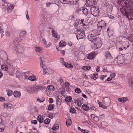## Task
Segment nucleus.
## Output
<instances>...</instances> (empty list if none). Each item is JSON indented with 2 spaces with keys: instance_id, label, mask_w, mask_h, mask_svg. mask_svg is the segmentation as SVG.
<instances>
[{
  "instance_id": "obj_11",
  "label": "nucleus",
  "mask_w": 133,
  "mask_h": 133,
  "mask_svg": "<svg viewBox=\"0 0 133 133\" xmlns=\"http://www.w3.org/2000/svg\"><path fill=\"white\" fill-rule=\"evenodd\" d=\"M107 22V21L106 19L105 18H103V19H102L99 22V24L100 25L99 28L102 29L103 27L105 26Z\"/></svg>"
},
{
  "instance_id": "obj_9",
  "label": "nucleus",
  "mask_w": 133,
  "mask_h": 133,
  "mask_svg": "<svg viewBox=\"0 0 133 133\" xmlns=\"http://www.w3.org/2000/svg\"><path fill=\"white\" fill-rule=\"evenodd\" d=\"M35 91H43L47 89V88L42 85H38L36 86L34 88Z\"/></svg>"
},
{
  "instance_id": "obj_4",
  "label": "nucleus",
  "mask_w": 133,
  "mask_h": 133,
  "mask_svg": "<svg viewBox=\"0 0 133 133\" xmlns=\"http://www.w3.org/2000/svg\"><path fill=\"white\" fill-rule=\"evenodd\" d=\"M97 31L96 30H94L92 31L91 34L88 35V38L89 40L91 42L93 41L96 38V36H97Z\"/></svg>"
},
{
  "instance_id": "obj_59",
  "label": "nucleus",
  "mask_w": 133,
  "mask_h": 133,
  "mask_svg": "<svg viewBox=\"0 0 133 133\" xmlns=\"http://www.w3.org/2000/svg\"><path fill=\"white\" fill-rule=\"evenodd\" d=\"M89 109L91 110H95L96 109V108L94 106H91L90 108H89Z\"/></svg>"
},
{
  "instance_id": "obj_25",
  "label": "nucleus",
  "mask_w": 133,
  "mask_h": 133,
  "mask_svg": "<svg viewBox=\"0 0 133 133\" xmlns=\"http://www.w3.org/2000/svg\"><path fill=\"white\" fill-rule=\"evenodd\" d=\"M26 32L25 31H21L19 33V37L22 38L24 37V36L26 35Z\"/></svg>"
},
{
  "instance_id": "obj_34",
  "label": "nucleus",
  "mask_w": 133,
  "mask_h": 133,
  "mask_svg": "<svg viewBox=\"0 0 133 133\" xmlns=\"http://www.w3.org/2000/svg\"><path fill=\"white\" fill-rule=\"evenodd\" d=\"M42 41L43 43L45 45V47L47 48L50 46V45H49V44H47L46 41L45 39L43 38Z\"/></svg>"
},
{
  "instance_id": "obj_62",
  "label": "nucleus",
  "mask_w": 133,
  "mask_h": 133,
  "mask_svg": "<svg viewBox=\"0 0 133 133\" xmlns=\"http://www.w3.org/2000/svg\"><path fill=\"white\" fill-rule=\"evenodd\" d=\"M5 101V99L2 97L0 96V101Z\"/></svg>"
},
{
  "instance_id": "obj_5",
  "label": "nucleus",
  "mask_w": 133,
  "mask_h": 133,
  "mask_svg": "<svg viewBox=\"0 0 133 133\" xmlns=\"http://www.w3.org/2000/svg\"><path fill=\"white\" fill-rule=\"evenodd\" d=\"M90 10L91 12L92 15L95 16H99V11L97 7L92 6Z\"/></svg>"
},
{
  "instance_id": "obj_3",
  "label": "nucleus",
  "mask_w": 133,
  "mask_h": 133,
  "mask_svg": "<svg viewBox=\"0 0 133 133\" xmlns=\"http://www.w3.org/2000/svg\"><path fill=\"white\" fill-rule=\"evenodd\" d=\"M119 45L121 47L119 48V51L122 50L123 49H126L129 46V43L127 41H120L119 42Z\"/></svg>"
},
{
  "instance_id": "obj_27",
  "label": "nucleus",
  "mask_w": 133,
  "mask_h": 133,
  "mask_svg": "<svg viewBox=\"0 0 133 133\" xmlns=\"http://www.w3.org/2000/svg\"><path fill=\"white\" fill-rule=\"evenodd\" d=\"M66 45L65 42L63 41H61L59 43V47H63Z\"/></svg>"
},
{
  "instance_id": "obj_43",
  "label": "nucleus",
  "mask_w": 133,
  "mask_h": 133,
  "mask_svg": "<svg viewBox=\"0 0 133 133\" xmlns=\"http://www.w3.org/2000/svg\"><path fill=\"white\" fill-rule=\"evenodd\" d=\"M72 98L70 96L66 98L65 99V101L67 102H69L71 101Z\"/></svg>"
},
{
  "instance_id": "obj_64",
  "label": "nucleus",
  "mask_w": 133,
  "mask_h": 133,
  "mask_svg": "<svg viewBox=\"0 0 133 133\" xmlns=\"http://www.w3.org/2000/svg\"><path fill=\"white\" fill-rule=\"evenodd\" d=\"M115 74L114 73H112L110 74V76L111 78H114L115 76Z\"/></svg>"
},
{
  "instance_id": "obj_63",
  "label": "nucleus",
  "mask_w": 133,
  "mask_h": 133,
  "mask_svg": "<svg viewBox=\"0 0 133 133\" xmlns=\"http://www.w3.org/2000/svg\"><path fill=\"white\" fill-rule=\"evenodd\" d=\"M49 102L50 103H53L54 102L53 99L52 98H50L49 99Z\"/></svg>"
},
{
  "instance_id": "obj_37",
  "label": "nucleus",
  "mask_w": 133,
  "mask_h": 133,
  "mask_svg": "<svg viewBox=\"0 0 133 133\" xmlns=\"http://www.w3.org/2000/svg\"><path fill=\"white\" fill-rule=\"evenodd\" d=\"M82 108L85 111H87L89 109V107H88L87 105L83 104L82 106Z\"/></svg>"
},
{
  "instance_id": "obj_46",
  "label": "nucleus",
  "mask_w": 133,
  "mask_h": 133,
  "mask_svg": "<svg viewBox=\"0 0 133 133\" xmlns=\"http://www.w3.org/2000/svg\"><path fill=\"white\" fill-rule=\"evenodd\" d=\"M129 40L132 42H133V35H130L129 37Z\"/></svg>"
},
{
  "instance_id": "obj_47",
  "label": "nucleus",
  "mask_w": 133,
  "mask_h": 133,
  "mask_svg": "<svg viewBox=\"0 0 133 133\" xmlns=\"http://www.w3.org/2000/svg\"><path fill=\"white\" fill-rule=\"evenodd\" d=\"M101 125L102 127H104L107 126V123L105 121H103L101 123Z\"/></svg>"
},
{
  "instance_id": "obj_16",
  "label": "nucleus",
  "mask_w": 133,
  "mask_h": 133,
  "mask_svg": "<svg viewBox=\"0 0 133 133\" xmlns=\"http://www.w3.org/2000/svg\"><path fill=\"white\" fill-rule=\"evenodd\" d=\"M107 31L108 32V35L109 37L112 36L114 33L113 30L111 28H109L107 29Z\"/></svg>"
},
{
  "instance_id": "obj_23",
  "label": "nucleus",
  "mask_w": 133,
  "mask_h": 133,
  "mask_svg": "<svg viewBox=\"0 0 133 133\" xmlns=\"http://www.w3.org/2000/svg\"><path fill=\"white\" fill-rule=\"evenodd\" d=\"M64 66H65L66 68H69L71 69L73 68V65L71 64V63L69 62H67L66 63V64L64 65Z\"/></svg>"
},
{
  "instance_id": "obj_6",
  "label": "nucleus",
  "mask_w": 133,
  "mask_h": 133,
  "mask_svg": "<svg viewBox=\"0 0 133 133\" xmlns=\"http://www.w3.org/2000/svg\"><path fill=\"white\" fill-rule=\"evenodd\" d=\"M95 38L93 42L94 43V44L96 46L97 48H99L102 45L101 39L99 37H96Z\"/></svg>"
},
{
  "instance_id": "obj_32",
  "label": "nucleus",
  "mask_w": 133,
  "mask_h": 133,
  "mask_svg": "<svg viewBox=\"0 0 133 133\" xmlns=\"http://www.w3.org/2000/svg\"><path fill=\"white\" fill-rule=\"evenodd\" d=\"M28 78L29 80L32 81H35L36 79V77L34 75L29 76Z\"/></svg>"
},
{
  "instance_id": "obj_50",
  "label": "nucleus",
  "mask_w": 133,
  "mask_h": 133,
  "mask_svg": "<svg viewBox=\"0 0 133 133\" xmlns=\"http://www.w3.org/2000/svg\"><path fill=\"white\" fill-rule=\"evenodd\" d=\"M80 89L79 88H77L75 90V92L78 94L80 93L81 92Z\"/></svg>"
},
{
  "instance_id": "obj_36",
  "label": "nucleus",
  "mask_w": 133,
  "mask_h": 133,
  "mask_svg": "<svg viewBox=\"0 0 133 133\" xmlns=\"http://www.w3.org/2000/svg\"><path fill=\"white\" fill-rule=\"evenodd\" d=\"M72 123V121L70 119H67L66 121V125L68 127L70 126Z\"/></svg>"
},
{
  "instance_id": "obj_20",
  "label": "nucleus",
  "mask_w": 133,
  "mask_h": 133,
  "mask_svg": "<svg viewBox=\"0 0 133 133\" xmlns=\"http://www.w3.org/2000/svg\"><path fill=\"white\" fill-rule=\"evenodd\" d=\"M55 89L54 87L52 85H49L47 86V89L45 90V92H47V91H54Z\"/></svg>"
},
{
  "instance_id": "obj_40",
  "label": "nucleus",
  "mask_w": 133,
  "mask_h": 133,
  "mask_svg": "<svg viewBox=\"0 0 133 133\" xmlns=\"http://www.w3.org/2000/svg\"><path fill=\"white\" fill-rule=\"evenodd\" d=\"M55 105L54 104H50L48 106V110H51L54 108Z\"/></svg>"
},
{
  "instance_id": "obj_18",
  "label": "nucleus",
  "mask_w": 133,
  "mask_h": 133,
  "mask_svg": "<svg viewBox=\"0 0 133 133\" xmlns=\"http://www.w3.org/2000/svg\"><path fill=\"white\" fill-rule=\"evenodd\" d=\"M128 100V98L126 97L120 98L118 99V101L121 103L125 102L127 101Z\"/></svg>"
},
{
  "instance_id": "obj_28",
  "label": "nucleus",
  "mask_w": 133,
  "mask_h": 133,
  "mask_svg": "<svg viewBox=\"0 0 133 133\" xmlns=\"http://www.w3.org/2000/svg\"><path fill=\"white\" fill-rule=\"evenodd\" d=\"M52 35L54 37L57 38H58L57 36V32H56L54 30H52Z\"/></svg>"
},
{
  "instance_id": "obj_42",
  "label": "nucleus",
  "mask_w": 133,
  "mask_h": 133,
  "mask_svg": "<svg viewBox=\"0 0 133 133\" xmlns=\"http://www.w3.org/2000/svg\"><path fill=\"white\" fill-rule=\"evenodd\" d=\"M59 128V126L58 124H55L53 127L52 129L54 130H56L57 129Z\"/></svg>"
},
{
  "instance_id": "obj_29",
  "label": "nucleus",
  "mask_w": 133,
  "mask_h": 133,
  "mask_svg": "<svg viewBox=\"0 0 133 133\" xmlns=\"http://www.w3.org/2000/svg\"><path fill=\"white\" fill-rule=\"evenodd\" d=\"M37 119L40 123H42L43 121V118L40 115H39L37 118Z\"/></svg>"
},
{
  "instance_id": "obj_24",
  "label": "nucleus",
  "mask_w": 133,
  "mask_h": 133,
  "mask_svg": "<svg viewBox=\"0 0 133 133\" xmlns=\"http://www.w3.org/2000/svg\"><path fill=\"white\" fill-rule=\"evenodd\" d=\"M86 6L87 7H89L91 6L92 4L91 0H86Z\"/></svg>"
},
{
  "instance_id": "obj_60",
  "label": "nucleus",
  "mask_w": 133,
  "mask_h": 133,
  "mask_svg": "<svg viewBox=\"0 0 133 133\" xmlns=\"http://www.w3.org/2000/svg\"><path fill=\"white\" fill-rule=\"evenodd\" d=\"M105 117V115L104 114H102L100 115V118L102 119H104Z\"/></svg>"
},
{
  "instance_id": "obj_7",
  "label": "nucleus",
  "mask_w": 133,
  "mask_h": 133,
  "mask_svg": "<svg viewBox=\"0 0 133 133\" xmlns=\"http://www.w3.org/2000/svg\"><path fill=\"white\" fill-rule=\"evenodd\" d=\"M85 36V32L84 31H81L79 30L76 34V37L77 39L84 38Z\"/></svg>"
},
{
  "instance_id": "obj_21",
  "label": "nucleus",
  "mask_w": 133,
  "mask_h": 133,
  "mask_svg": "<svg viewBox=\"0 0 133 133\" xmlns=\"http://www.w3.org/2000/svg\"><path fill=\"white\" fill-rule=\"evenodd\" d=\"M90 78L94 80L98 78V74L96 73V74H91L90 75Z\"/></svg>"
},
{
  "instance_id": "obj_8",
  "label": "nucleus",
  "mask_w": 133,
  "mask_h": 133,
  "mask_svg": "<svg viewBox=\"0 0 133 133\" xmlns=\"http://www.w3.org/2000/svg\"><path fill=\"white\" fill-rule=\"evenodd\" d=\"M105 11L107 13H110L112 9L113 6L110 4H106L104 5Z\"/></svg>"
},
{
  "instance_id": "obj_56",
  "label": "nucleus",
  "mask_w": 133,
  "mask_h": 133,
  "mask_svg": "<svg viewBox=\"0 0 133 133\" xmlns=\"http://www.w3.org/2000/svg\"><path fill=\"white\" fill-rule=\"evenodd\" d=\"M25 14L26 15V18L28 20L29 19V16L28 11L27 10H26L25 12Z\"/></svg>"
},
{
  "instance_id": "obj_44",
  "label": "nucleus",
  "mask_w": 133,
  "mask_h": 133,
  "mask_svg": "<svg viewBox=\"0 0 133 133\" xmlns=\"http://www.w3.org/2000/svg\"><path fill=\"white\" fill-rule=\"evenodd\" d=\"M83 13L85 15H86L88 14V9L86 8L84 9H82Z\"/></svg>"
},
{
  "instance_id": "obj_13",
  "label": "nucleus",
  "mask_w": 133,
  "mask_h": 133,
  "mask_svg": "<svg viewBox=\"0 0 133 133\" xmlns=\"http://www.w3.org/2000/svg\"><path fill=\"white\" fill-rule=\"evenodd\" d=\"M110 100L109 98L105 97L104 98L103 100V103L109 106L110 105Z\"/></svg>"
},
{
  "instance_id": "obj_30",
  "label": "nucleus",
  "mask_w": 133,
  "mask_h": 133,
  "mask_svg": "<svg viewBox=\"0 0 133 133\" xmlns=\"http://www.w3.org/2000/svg\"><path fill=\"white\" fill-rule=\"evenodd\" d=\"M70 85V83L69 82H65V83L63 84L62 86V87L63 88H65L66 87H67L69 89V87ZM69 91V90H68Z\"/></svg>"
},
{
  "instance_id": "obj_2",
  "label": "nucleus",
  "mask_w": 133,
  "mask_h": 133,
  "mask_svg": "<svg viewBox=\"0 0 133 133\" xmlns=\"http://www.w3.org/2000/svg\"><path fill=\"white\" fill-rule=\"evenodd\" d=\"M43 58V57H41L39 59L41 61L40 62V66L43 69V72L45 74H51L53 72V71L51 69H45L46 66L44 64H43L42 59Z\"/></svg>"
},
{
  "instance_id": "obj_49",
  "label": "nucleus",
  "mask_w": 133,
  "mask_h": 133,
  "mask_svg": "<svg viewBox=\"0 0 133 133\" xmlns=\"http://www.w3.org/2000/svg\"><path fill=\"white\" fill-rule=\"evenodd\" d=\"M42 50V48L39 47H36L35 48V50L39 52H40Z\"/></svg>"
},
{
  "instance_id": "obj_45",
  "label": "nucleus",
  "mask_w": 133,
  "mask_h": 133,
  "mask_svg": "<svg viewBox=\"0 0 133 133\" xmlns=\"http://www.w3.org/2000/svg\"><path fill=\"white\" fill-rule=\"evenodd\" d=\"M44 123L46 124H49L50 122V119L48 118H47L44 120Z\"/></svg>"
},
{
  "instance_id": "obj_55",
  "label": "nucleus",
  "mask_w": 133,
  "mask_h": 133,
  "mask_svg": "<svg viewBox=\"0 0 133 133\" xmlns=\"http://www.w3.org/2000/svg\"><path fill=\"white\" fill-rule=\"evenodd\" d=\"M81 131L84 133H89V131L87 130L84 129H82V130H81Z\"/></svg>"
},
{
  "instance_id": "obj_52",
  "label": "nucleus",
  "mask_w": 133,
  "mask_h": 133,
  "mask_svg": "<svg viewBox=\"0 0 133 133\" xmlns=\"http://www.w3.org/2000/svg\"><path fill=\"white\" fill-rule=\"evenodd\" d=\"M61 62L62 63V64L63 65H64L66 64V63L64 61V59L63 58H61L60 59Z\"/></svg>"
},
{
  "instance_id": "obj_61",
  "label": "nucleus",
  "mask_w": 133,
  "mask_h": 133,
  "mask_svg": "<svg viewBox=\"0 0 133 133\" xmlns=\"http://www.w3.org/2000/svg\"><path fill=\"white\" fill-rule=\"evenodd\" d=\"M29 73V71H28V72H24L23 73L25 75H24V78L25 79H27V78H28V76H27L26 75H25L26 74V73L28 74Z\"/></svg>"
},
{
  "instance_id": "obj_26",
  "label": "nucleus",
  "mask_w": 133,
  "mask_h": 133,
  "mask_svg": "<svg viewBox=\"0 0 133 133\" xmlns=\"http://www.w3.org/2000/svg\"><path fill=\"white\" fill-rule=\"evenodd\" d=\"M4 125L2 123H0V132H3L4 130Z\"/></svg>"
},
{
  "instance_id": "obj_22",
  "label": "nucleus",
  "mask_w": 133,
  "mask_h": 133,
  "mask_svg": "<svg viewBox=\"0 0 133 133\" xmlns=\"http://www.w3.org/2000/svg\"><path fill=\"white\" fill-rule=\"evenodd\" d=\"M13 95L15 97L19 98L21 96V93L19 91H14Z\"/></svg>"
},
{
  "instance_id": "obj_14",
  "label": "nucleus",
  "mask_w": 133,
  "mask_h": 133,
  "mask_svg": "<svg viewBox=\"0 0 133 133\" xmlns=\"http://www.w3.org/2000/svg\"><path fill=\"white\" fill-rule=\"evenodd\" d=\"M106 59H110L112 58V57L109 51L106 52L104 53Z\"/></svg>"
},
{
  "instance_id": "obj_31",
  "label": "nucleus",
  "mask_w": 133,
  "mask_h": 133,
  "mask_svg": "<svg viewBox=\"0 0 133 133\" xmlns=\"http://www.w3.org/2000/svg\"><path fill=\"white\" fill-rule=\"evenodd\" d=\"M1 69L4 70L6 71L8 69V67L6 64H4L2 65L1 67Z\"/></svg>"
},
{
  "instance_id": "obj_10",
  "label": "nucleus",
  "mask_w": 133,
  "mask_h": 133,
  "mask_svg": "<svg viewBox=\"0 0 133 133\" xmlns=\"http://www.w3.org/2000/svg\"><path fill=\"white\" fill-rule=\"evenodd\" d=\"M83 98L82 97L79 98L77 99H74V102L77 104L79 107L81 106L82 104V101Z\"/></svg>"
},
{
  "instance_id": "obj_1",
  "label": "nucleus",
  "mask_w": 133,
  "mask_h": 133,
  "mask_svg": "<svg viewBox=\"0 0 133 133\" xmlns=\"http://www.w3.org/2000/svg\"><path fill=\"white\" fill-rule=\"evenodd\" d=\"M131 0H120L118 1V4L122 8H120V11L124 16H127L129 19H132V17H129L133 15L132 8L131 7Z\"/></svg>"
},
{
  "instance_id": "obj_57",
  "label": "nucleus",
  "mask_w": 133,
  "mask_h": 133,
  "mask_svg": "<svg viewBox=\"0 0 133 133\" xmlns=\"http://www.w3.org/2000/svg\"><path fill=\"white\" fill-rule=\"evenodd\" d=\"M81 21L83 25H87V24H88V23L86 22V24L84 23V22H85V21H84V19H82L81 20Z\"/></svg>"
},
{
  "instance_id": "obj_38",
  "label": "nucleus",
  "mask_w": 133,
  "mask_h": 133,
  "mask_svg": "<svg viewBox=\"0 0 133 133\" xmlns=\"http://www.w3.org/2000/svg\"><path fill=\"white\" fill-rule=\"evenodd\" d=\"M23 39L21 38L20 37H18L15 39V41L17 43H19L22 41Z\"/></svg>"
},
{
  "instance_id": "obj_51",
  "label": "nucleus",
  "mask_w": 133,
  "mask_h": 133,
  "mask_svg": "<svg viewBox=\"0 0 133 133\" xmlns=\"http://www.w3.org/2000/svg\"><path fill=\"white\" fill-rule=\"evenodd\" d=\"M39 33L41 37L42 38L44 36V32L43 30H42L40 31Z\"/></svg>"
},
{
  "instance_id": "obj_48",
  "label": "nucleus",
  "mask_w": 133,
  "mask_h": 133,
  "mask_svg": "<svg viewBox=\"0 0 133 133\" xmlns=\"http://www.w3.org/2000/svg\"><path fill=\"white\" fill-rule=\"evenodd\" d=\"M3 28V25L2 24H0V33H3L4 32Z\"/></svg>"
},
{
  "instance_id": "obj_41",
  "label": "nucleus",
  "mask_w": 133,
  "mask_h": 133,
  "mask_svg": "<svg viewBox=\"0 0 133 133\" xmlns=\"http://www.w3.org/2000/svg\"><path fill=\"white\" fill-rule=\"evenodd\" d=\"M7 94L9 96H11L13 94V91L9 89L7 90Z\"/></svg>"
},
{
  "instance_id": "obj_15",
  "label": "nucleus",
  "mask_w": 133,
  "mask_h": 133,
  "mask_svg": "<svg viewBox=\"0 0 133 133\" xmlns=\"http://www.w3.org/2000/svg\"><path fill=\"white\" fill-rule=\"evenodd\" d=\"M4 107L5 108L8 109H12L13 108V105L9 103H6L4 104Z\"/></svg>"
},
{
  "instance_id": "obj_19",
  "label": "nucleus",
  "mask_w": 133,
  "mask_h": 133,
  "mask_svg": "<svg viewBox=\"0 0 133 133\" xmlns=\"http://www.w3.org/2000/svg\"><path fill=\"white\" fill-rule=\"evenodd\" d=\"M95 53H91L88 55L87 58L88 59H92L95 56Z\"/></svg>"
},
{
  "instance_id": "obj_54",
  "label": "nucleus",
  "mask_w": 133,
  "mask_h": 133,
  "mask_svg": "<svg viewBox=\"0 0 133 133\" xmlns=\"http://www.w3.org/2000/svg\"><path fill=\"white\" fill-rule=\"evenodd\" d=\"M99 117H98L96 116H95V118L94 117V120L96 122L98 121L99 120Z\"/></svg>"
},
{
  "instance_id": "obj_12",
  "label": "nucleus",
  "mask_w": 133,
  "mask_h": 133,
  "mask_svg": "<svg viewBox=\"0 0 133 133\" xmlns=\"http://www.w3.org/2000/svg\"><path fill=\"white\" fill-rule=\"evenodd\" d=\"M23 46L22 45L18 44L16 46V50L19 53H21L24 50Z\"/></svg>"
},
{
  "instance_id": "obj_39",
  "label": "nucleus",
  "mask_w": 133,
  "mask_h": 133,
  "mask_svg": "<svg viewBox=\"0 0 133 133\" xmlns=\"http://www.w3.org/2000/svg\"><path fill=\"white\" fill-rule=\"evenodd\" d=\"M91 68L90 66H83L82 69L84 70L87 71L90 69Z\"/></svg>"
},
{
  "instance_id": "obj_33",
  "label": "nucleus",
  "mask_w": 133,
  "mask_h": 133,
  "mask_svg": "<svg viewBox=\"0 0 133 133\" xmlns=\"http://www.w3.org/2000/svg\"><path fill=\"white\" fill-rule=\"evenodd\" d=\"M57 98L56 104L59 106L61 104V102L62 101V98H59V97H57Z\"/></svg>"
},
{
  "instance_id": "obj_53",
  "label": "nucleus",
  "mask_w": 133,
  "mask_h": 133,
  "mask_svg": "<svg viewBox=\"0 0 133 133\" xmlns=\"http://www.w3.org/2000/svg\"><path fill=\"white\" fill-rule=\"evenodd\" d=\"M70 112L72 114L75 113V111H76L75 109L74 108H71L70 109Z\"/></svg>"
},
{
  "instance_id": "obj_58",
  "label": "nucleus",
  "mask_w": 133,
  "mask_h": 133,
  "mask_svg": "<svg viewBox=\"0 0 133 133\" xmlns=\"http://www.w3.org/2000/svg\"><path fill=\"white\" fill-rule=\"evenodd\" d=\"M52 4H54V3H51L49 2H48L46 3V6L47 7H49L50 6V5Z\"/></svg>"
},
{
  "instance_id": "obj_17",
  "label": "nucleus",
  "mask_w": 133,
  "mask_h": 133,
  "mask_svg": "<svg viewBox=\"0 0 133 133\" xmlns=\"http://www.w3.org/2000/svg\"><path fill=\"white\" fill-rule=\"evenodd\" d=\"M128 82L129 86L132 89H133V77H130L129 78Z\"/></svg>"
},
{
  "instance_id": "obj_35",
  "label": "nucleus",
  "mask_w": 133,
  "mask_h": 133,
  "mask_svg": "<svg viewBox=\"0 0 133 133\" xmlns=\"http://www.w3.org/2000/svg\"><path fill=\"white\" fill-rule=\"evenodd\" d=\"M14 7V5H10L9 6L7 9V11L8 12H10Z\"/></svg>"
}]
</instances>
